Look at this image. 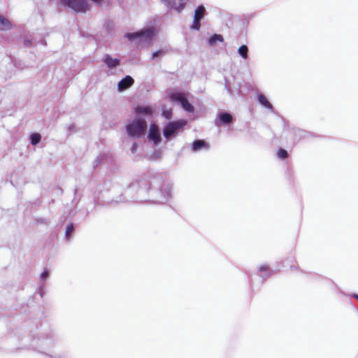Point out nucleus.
<instances>
[{
  "label": "nucleus",
  "instance_id": "obj_1",
  "mask_svg": "<svg viewBox=\"0 0 358 358\" xmlns=\"http://www.w3.org/2000/svg\"><path fill=\"white\" fill-rule=\"evenodd\" d=\"M147 128V122L145 120L137 118L129 123L127 127V132L129 136L139 138Z\"/></svg>",
  "mask_w": 358,
  "mask_h": 358
},
{
  "label": "nucleus",
  "instance_id": "obj_2",
  "mask_svg": "<svg viewBox=\"0 0 358 358\" xmlns=\"http://www.w3.org/2000/svg\"><path fill=\"white\" fill-rule=\"evenodd\" d=\"M187 122L184 120L169 122L163 129V135L167 139L174 137L180 131L182 130Z\"/></svg>",
  "mask_w": 358,
  "mask_h": 358
},
{
  "label": "nucleus",
  "instance_id": "obj_3",
  "mask_svg": "<svg viewBox=\"0 0 358 358\" xmlns=\"http://www.w3.org/2000/svg\"><path fill=\"white\" fill-rule=\"evenodd\" d=\"M155 35L154 28H147L134 33H127L125 37L130 41L135 40H150Z\"/></svg>",
  "mask_w": 358,
  "mask_h": 358
},
{
  "label": "nucleus",
  "instance_id": "obj_4",
  "mask_svg": "<svg viewBox=\"0 0 358 358\" xmlns=\"http://www.w3.org/2000/svg\"><path fill=\"white\" fill-rule=\"evenodd\" d=\"M60 3L76 13H85L88 8L85 0H59Z\"/></svg>",
  "mask_w": 358,
  "mask_h": 358
},
{
  "label": "nucleus",
  "instance_id": "obj_5",
  "mask_svg": "<svg viewBox=\"0 0 358 358\" xmlns=\"http://www.w3.org/2000/svg\"><path fill=\"white\" fill-rule=\"evenodd\" d=\"M170 99L173 102H177L180 104L182 108L188 113H193L194 110V106L189 103L185 94L181 92H173L170 94Z\"/></svg>",
  "mask_w": 358,
  "mask_h": 358
},
{
  "label": "nucleus",
  "instance_id": "obj_6",
  "mask_svg": "<svg viewBox=\"0 0 358 358\" xmlns=\"http://www.w3.org/2000/svg\"><path fill=\"white\" fill-rule=\"evenodd\" d=\"M148 138L152 141L155 145H158L161 142V135L158 127L152 124L150 127Z\"/></svg>",
  "mask_w": 358,
  "mask_h": 358
},
{
  "label": "nucleus",
  "instance_id": "obj_7",
  "mask_svg": "<svg viewBox=\"0 0 358 358\" xmlns=\"http://www.w3.org/2000/svg\"><path fill=\"white\" fill-rule=\"evenodd\" d=\"M110 203H87V206L85 207V210H80V213L83 217H86L90 211L95 210L96 211L101 210L103 208L106 207Z\"/></svg>",
  "mask_w": 358,
  "mask_h": 358
},
{
  "label": "nucleus",
  "instance_id": "obj_8",
  "mask_svg": "<svg viewBox=\"0 0 358 358\" xmlns=\"http://www.w3.org/2000/svg\"><path fill=\"white\" fill-rule=\"evenodd\" d=\"M103 62L109 69H113L120 64V59L113 58L109 54H106L103 57Z\"/></svg>",
  "mask_w": 358,
  "mask_h": 358
},
{
  "label": "nucleus",
  "instance_id": "obj_9",
  "mask_svg": "<svg viewBox=\"0 0 358 358\" xmlns=\"http://www.w3.org/2000/svg\"><path fill=\"white\" fill-rule=\"evenodd\" d=\"M134 83V80L130 76H126L117 84L119 92H123L129 88Z\"/></svg>",
  "mask_w": 358,
  "mask_h": 358
},
{
  "label": "nucleus",
  "instance_id": "obj_10",
  "mask_svg": "<svg viewBox=\"0 0 358 358\" xmlns=\"http://www.w3.org/2000/svg\"><path fill=\"white\" fill-rule=\"evenodd\" d=\"M258 273L259 276L262 278L261 283H263L266 279L273 274L274 271L267 265H262L259 267Z\"/></svg>",
  "mask_w": 358,
  "mask_h": 358
},
{
  "label": "nucleus",
  "instance_id": "obj_11",
  "mask_svg": "<svg viewBox=\"0 0 358 358\" xmlns=\"http://www.w3.org/2000/svg\"><path fill=\"white\" fill-rule=\"evenodd\" d=\"M173 185L169 180L165 178L163 181V185L161 187V192L165 198H169L171 196Z\"/></svg>",
  "mask_w": 358,
  "mask_h": 358
},
{
  "label": "nucleus",
  "instance_id": "obj_12",
  "mask_svg": "<svg viewBox=\"0 0 358 358\" xmlns=\"http://www.w3.org/2000/svg\"><path fill=\"white\" fill-rule=\"evenodd\" d=\"M202 149H209V145L203 140H196L192 143V150L193 152H198Z\"/></svg>",
  "mask_w": 358,
  "mask_h": 358
},
{
  "label": "nucleus",
  "instance_id": "obj_13",
  "mask_svg": "<svg viewBox=\"0 0 358 358\" xmlns=\"http://www.w3.org/2000/svg\"><path fill=\"white\" fill-rule=\"evenodd\" d=\"M74 231H75L74 224L73 222H71L66 227L65 234H64V239L66 241L70 242L72 240V238L73 237Z\"/></svg>",
  "mask_w": 358,
  "mask_h": 358
},
{
  "label": "nucleus",
  "instance_id": "obj_14",
  "mask_svg": "<svg viewBox=\"0 0 358 358\" xmlns=\"http://www.w3.org/2000/svg\"><path fill=\"white\" fill-rule=\"evenodd\" d=\"M218 118L223 124H229L233 121V117L229 113H220L218 115Z\"/></svg>",
  "mask_w": 358,
  "mask_h": 358
},
{
  "label": "nucleus",
  "instance_id": "obj_15",
  "mask_svg": "<svg viewBox=\"0 0 358 358\" xmlns=\"http://www.w3.org/2000/svg\"><path fill=\"white\" fill-rule=\"evenodd\" d=\"M12 28L11 22L3 15H0V30L6 31Z\"/></svg>",
  "mask_w": 358,
  "mask_h": 358
},
{
  "label": "nucleus",
  "instance_id": "obj_16",
  "mask_svg": "<svg viewBox=\"0 0 358 358\" xmlns=\"http://www.w3.org/2000/svg\"><path fill=\"white\" fill-rule=\"evenodd\" d=\"M258 101L265 108L271 110V111H273V108L271 103L267 100L266 97L262 94H258Z\"/></svg>",
  "mask_w": 358,
  "mask_h": 358
},
{
  "label": "nucleus",
  "instance_id": "obj_17",
  "mask_svg": "<svg viewBox=\"0 0 358 358\" xmlns=\"http://www.w3.org/2000/svg\"><path fill=\"white\" fill-rule=\"evenodd\" d=\"M152 112V108L148 106H138L136 108V113L143 115H151Z\"/></svg>",
  "mask_w": 358,
  "mask_h": 358
},
{
  "label": "nucleus",
  "instance_id": "obj_18",
  "mask_svg": "<svg viewBox=\"0 0 358 358\" xmlns=\"http://www.w3.org/2000/svg\"><path fill=\"white\" fill-rule=\"evenodd\" d=\"M206 13V8L203 5L198 6L194 11V17L202 19Z\"/></svg>",
  "mask_w": 358,
  "mask_h": 358
},
{
  "label": "nucleus",
  "instance_id": "obj_19",
  "mask_svg": "<svg viewBox=\"0 0 358 358\" xmlns=\"http://www.w3.org/2000/svg\"><path fill=\"white\" fill-rule=\"evenodd\" d=\"M224 40L223 37L220 34H215L208 40V43L210 45H214L217 41L222 42Z\"/></svg>",
  "mask_w": 358,
  "mask_h": 358
},
{
  "label": "nucleus",
  "instance_id": "obj_20",
  "mask_svg": "<svg viewBox=\"0 0 358 358\" xmlns=\"http://www.w3.org/2000/svg\"><path fill=\"white\" fill-rule=\"evenodd\" d=\"M238 54L243 58L247 59L248 57V48L245 45H242L238 50Z\"/></svg>",
  "mask_w": 358,
  "mask_h": 358
},
{
  "label": "nucleus",
  "instance_id": "obj_21",
  "mask_svg": "<svg viewBox=\"0 0 358 358\" xmlns=\"http://www.w3.org/2000/svg\"><path fill=\"white\" fill-rule=\"evenodd\" d=\"M41 139V136L38 133H34L30 136L31 143L33 145H37Z\"/></svg>",
  "mask_w": 358,
  "mask_h": 358
},
{
  "label": "nucleus",
  "instance_id": "obj_22",
  "mask_svg": "<svg viewBox=\"0 0 358 358\" xmlns=\"http://www.w3.org/2000/svg\"><path fill=\"white\" fill-rule=\"evenodd\" d=\"M201 20V19H199V17L194 16V21H193L191 28L192 29L199 30V29L201 27V23H200Z\"/></svg>",
  "mask_w": 358,
  "mask_h": 358
},
{
  "label": "nucleus",
  "instance_id": "obj_23",
  "mask_svg": "<svg viewBox=\"0 0 358 358\" xmlns=\"http://www.w3.org/2000/svg\"><path fill=\"white\" fill-rule=\"evenodd\" d=\"M50 275V270L47 268H45L43 271L40 275V280L43 282H45Z\"/></svg>",
  "mask_w": 358,
  "mask_h": 358
},
{
  "label": "nucleus",
  "instance_id": "obj_24",
  "mask_svg": "<svg viewBox=\"0 0 358 358\" xmlns=\"http://www.w3.org/2000/svg\"><path fill=\"white\" fill-rule=\"evenodd\" d=\"M186 6L185 2H181L178 6H176V3L172 6V8L176 10L178 13H180Z\"/></svg>",
  "mask_w": 358,
  "mask_h": 358
},
{
  "label": "nucleus",
  "instance_id": "obj_25",
  "mask_svg": "<svg viewBox=\"0 0 358 358\" xmlns=\"http://www.w3.org/2000/svg\"><path fill=\"white\" fill-rule=\"evenodd\" d=\"M278 157L280 159H285L288 157V153L287 150L284 149H280L278 152Z\"/></svg>",
  "mask_w": 358,
  "mask_h": 358
},
{
  "label": "nucleus",
  "instance_id": "obj_26",
  "mask_svg": "<svg viewBox=\"0 0 358 358\" xmlns=\"http://www.w3.org/2000/svg\"><path fill=\"white\" fill-rule=\"evenodd\" d=\"M50 222V220L46 218H35L34 223L35 224H49Z\"/></svg>",
  "mask_w": 358,
  "mask_h": 358
},
{
  "label": "nucleus",
  "instance_id": "obj_27",
  "mask_svg": "<svg viewBox=\"0 0 358 358\" xmlns=\"http://www.w3.org/2000/svg\"><path fill=\"white\" fill-rule=\"evenodd\" d=\"M162 3H164L167 7H170L172 8V6L176 3V0H162Z\"/></svg>",
  "mask_w": 358,
  "mask_h": 358
},
{
  "label": "nucleus",
  "instance_id": "obj_28",
  "mask_svg": "<svg viewBox=\"0 0 358 358\" xmlns=\"http://www.w3.org/2000/svg\"><path fill=\"white\" fill-rule=\"evenodd\" d=\"M164 53V51L163 50H157L152 53V58L154 59L158 57L162 56Z\"/></svg>",
  "mask_w": 358,
  "mask_h": 358
},
{
  "label": "nucleus",
  "instance_id": "obj_29",
  "mask_svg": "<svg viewBox=\"0 0 358 358\" xmlns=\"http://www.w3.org/2000/svg\"><path fill=\"white\" fill-rule=\"evenodd\" d=\"M38 293L41 298L43 296V295L45 294V291H44V285L43 284L40 285V287L38 290Z\"/></svg>",
  "mask_w": 358,
  "mask_h": 358
},
{
  "label": "nucleus",
  "instance_id": "obj_30",
  "mask_svg": "<svg viewBox=\"0 0 358 358\" xmlns=\"http://www.w3.org/2000/svg\"><path fill=\"white\" fill-rule=\"evenodd\" d=\"M24 44L25 46L28 47L32 44V41H31V40L27 38V39H24Z\"/></svg>",
  "mask_w": 358,
  "mask_h": 358
},
{
  "label": "nucleus",
  "instance_id": "obj_31",
  "mask_svg": "<svg viewBox=\"0 0 358 358\" xmlns=\"http://www.w3.org/2000/svg\"><path fill=\"white\" fill-rule=\"evenodd\" d=\"M171 111H164L163 112V115L165 116V117L166 119H170L171 118Z\"/></svg>",
  "mask_w": 358,
  "mask_h": 358
},
{
  "label": "nucleus",
  "instance_id": "obj_32",
  "mask_svg": "<svg viewBox=\"0 0 358 358\" xmlns=\"http://www.w3.org/2000/svg\"><path fill=\"white\" fill-rule=\"evenodd\" d=\"M136 149H137V143H134L132 146H131V151L132 153H134L136 151Z\"/></svg>",
  "mask_w": 358,
  "mask_h": 358
},
{
  "label": "nucleus",
  "instance_id": "obj_33",
  "mask_svg": "<svg viewBox=\"0 0 358 358\" xmlns=\"http://www.w3.org/2000/svg\"><path fill=\"white\" fill-rule=\"evenodd\" d=\"M165 178H166V176L164 178L162 175H159L157 178H155V180H162V179H163V180H164ZM153 183H155V181H153Z\"/></svg>",
  "mask_w": 358,
  "mask_h": 358
},
{
  "label": "nucleus",
  "instance_id": "obj_34",
  "mask_svg": "<svg viewBox=\"0 0 358 358\" xmlns=\"http://www.w3.org/2000/svg\"><path fill=\"white\" fill-rule=\"evenodd\" d=\"M351 296L356 299L358 301V294H352Z\"/></svg>",
  "mask_w": 358,
  "mask_h": 358
},
{
  "label": "nucleus",
  "instance_id": "obj_35",
  "mask_svg": "<svg viewBox=\"0 0 358 358\" xmlns=\"http://www.w3.org/2000/svg\"><path fill=\"white\" fill-rule=\"evenodd\" d=\"M169 207L173 209L174 211H176V213H178V210L176 209V207L172 206V205H169Z\"/></svg>",
  "mask_w": 358,
  "mask_h": 358
},
{
  "label": "nucleus",
  "instance_id": "obj_36",
  "mask_svg": "<svg viewBox=\"0 0 358 358\" xmlns=\"http://www.w3.org/2000/svg\"><path fill=\"white\" fill-rule=\"evenodd\" d=\"M290 268H291L292 269H293V268H294V269H297V270L299 269L296 266H290Z\"/></svg>",
  "mask_w": 358,
  "mask_h": 358
},
{
  "label": "nucleus",
  "instance_id": "obj_37",
  "mask_svg": "<svg viewBox=\"0 0 358 358\" xmlns=\"http://www.w3.org/2000/svg\"><path fill=\"white\" fill-rule=\"evenodd\" d=\"M73 127H74V126H73V125H71V126H70V127H69V130H72Z\"/></svg>",
  "mask_w": 358,
  "mask_h": 358
},
{
  "label": "nucleus",
  "instance_id": "obj_38",
  "mask_svg": "<svg viewBox=\"0 0 358 358\" xmlns=\"http://www.w3.org/2000/svg\"><path fill=\"white\" fill-rule=\"evenodd\" d=\"M297 131L299 132V134L303 133V131L299 130V129Z\"/></svg>",
  "mask_w": 358,
  "mask_h": 358
},
{
  "label": "nucleus",
  "instance_id": "obj_39",
  "mask_svg": "<svg viewBox=\"0 0 358 358\" xmlns=\"http://www.w3.org/2000/svg\"><path fill=\"white\" fill-rule=\"evenodd\" d=\"M340 292L342 294H344L343 292V291H340Z\"/></svg>",
  "mask_w": 358,
  "mask_h": 358
},
{
  "label": "nucleus",
  "instance_id": "obj_40",
  "mask_svg": "<svg viewBox=\"0 0 358 358\" xmlns=\"http://www.w3.org/2000/svg\"><path fill=\"white\" fill-rule=\"evenodd\" d=\"M181 1H182L183 0H181Z\"/></svg>",
  "mask_w": 358,
  "mask_h": 358
},
{
  "label": "nucleus",
  "instance_id": "obj_41",
  "mask_svg": "<svg viewBox=\"0 0 358 358\" xmlns=\"http://www.w3.org/2000/svg\"><path fill=\"white\" fill-rule=\"evenodd\" d=\"M357 311H358V309H357Z\"/></svg>",
  "mask_w": 358,
  "mask_h": 358
}]
</instances>
